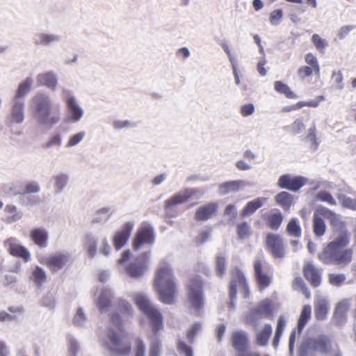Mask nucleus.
<instances>
[{"label":"nucleus","mask_w":356,"mask_h":356,"mask_svg":"<svg viewBox=\"0 0 356 356\" xmlns=\"http://www.w3.org/2000/svg\"><path fill=\"white\" fill-rule=\"evenodd\" d=\"M67 108L70 112V120L72 122H78L82 118L84 110L78 104L74 96H70L65 99Z\"/></svg>","instance_id":"nucleus-15"},{"label":"nucleus","mask_w":356,"mask_h":356,"mask_svg":"<svg viewBox=\"0 0 356 356\" xmlns=\"http://www.w3.org/2000/svg\"><path fill=\"white\" fill-rule=\"evenodd\" d=\"M119 309L124 317H131L134 315V309L131 304L126 300L120 298L118 302Z\"/></svg>","instance_id":"nucleus-50"},{"label":"nucleus","mask_w":356,"mask_h":356,"mask_svg":"<svg viewBox=\"0 0 356 356\" xmlns=\"http://www.w3.org/2000/svg\"><path fill=\"white\" fill-rule=\"evenodd\" d=\"M247 336L244 332H235L232 334L233 347L239 352H243L247 346Z\"/></svg>","instance_id":"nucleus-33"},{"label":"nucleus","mask_w":356,"mask_h":356,"mask_svg":"<svg viewBox=\"0 0 356 356\" xmlns=\"http://www.w3.org/2000/svg\"><path fill=\"white\" fill-rule=\"evenodd\" d=\"M68 261V256L65 253L56 252L51 254L46 260V265L52 270H60Z\"/></svg>","instance_id":"nucleus-22"},{"label":"nucleus","mask_w":356,"mask_h":356,"mask_svg":"<svg viewBox=\"0 0 356 356\" xmlns=\"http://www.w3.org/2000/svg\"><path fill=\"white\" fill-rule=\"evenodd\" d=\"M305 181L306 179L303 177H292L290 175L286 174L280 177L277 185L281 188L296 192L305 185Z\"/></svg>","instance_id":"nucleus-14"},{"label":"nucleus","mask_w":356,"mask_h":356,"mask_svg":"<svg viewBox=\"0 0 356 356\" xmlns=\"http://www.w3.org/2000/svg\"><path fill=\"white\" fill-rule=\"evenodd\" d=\"M286 232L291 236L299 238L301 236V228L297 218H292L286 226Z\"/></svg>","instance_id":"nucleus-42"},{"label":"nucleus","mask_w":356,"mask_h":356,"mask_svg":"<svg viewBox=\"0 0 356 356\" xmlns=\"http://www.w3.org/2000/svg\"><path fill=\"white\" fill-rule=\"evenodd\" d=\"M98 239L92 233L86 234V244L87 245L88 254L90 257H94L97 253Z\"/></svg>","instance_id":"nucleus-40"},{"label":"nucleus","mask_w":356,"mask_h":356,"mask_svg":"<svg viewBox=\"0 0 356 356\" xmlns=\"http://www.w3.org/2000/svg\"><path fill=\"white\" fill-rule=\"evenodd\" d=\"M304 275L306 279L314 287H317L321 284V276L315 267L307 264L304 268Z\"/></svg>","instance_id":"nucleus-31"},{"label":"nucleus","mask_w":356,"mask_h":356,"mask_svg":"<svg viewBox=\"0 0 356 356\" xmlns=\"http://www.w3.org/2000/svg\"><path fill=\"white\" fill-rule=\"evenodd\" d=\"M188 296L189 302L198 315L199 310L204 305L202 282L200 277L196 276L190 280L188 284Z\"/></svg>","instance_id":"nucleus-6"},{"label":"nucleus","mask_w":356,"mask_h":356,"mask_svg":"<svg viewBox=\"0 0 356 356\" xmlns=\"http://www.w3.org/2000/svg\"><path fill=\"white\" fill-rule=\"evenodd\" d=\"M31 241L40 249L46 248L49 244V233L43 227H37L31 230Z\"/></svg>","instance_id":"nucleus-17"},{"label":"nucleus","mask_w":356,"mask_h":356,"mask_svg":"<svg viewBox=\"0 0 356 356\" xmlns=\"http://www.w3.org/2000/svg\"><path fill=\"white\" fill-rule=\"evenodd\" d=\"M87 315L85 314L82 308H79L74 315L72 323L79 327H84L87 322Z\"/></svg>","instance_id":"nucleus-47"},{"label":"nucleus","mask_w":356,"mask_h":356,"mask_svg":"<svg viewBox=\"0 0 356 356\" xmlns=\"http://www.w3.org/2000/svg\"><path fill=\"white\" fill-rule=\"evenodd\" d=\"M350 241V234L347 231L340 232L339 235L325 246L318 254V258L324 264L346 266L353 258V250L344 249Z\"/></svg>","instance_id":"nucleus-2"},{"label":"nucleus","mask_w":356,"mask_h":356,"mask_svg":"<svg viewBox=\"0 0 356 356\" xmlns=\"http://www.w3.org/2000/svg\"><path fill=\"white\" fill-rule=\"evenodd\" d=\"M29 106L33 118L40 126L52 127L61 120L60 104L54 103L47 93H36L30 100Z\"/></svg>","instance_id":"nucleus-1"},{"label":"nucleus","mask_w":356,"mask_h":356,"mask_svg":"<svg viewBox=\"0 0 356 356\" xmlns=\"http://www.w3.org/2000/svg\"><path fill=\"white\" fill-rule=\"evenodd\" d=\"M275 200L284 210L289 211L293 202V195L288 192L282 191L275 196Z\"/></svg>","instance_id":"nucleus-35"},{"label":"nucleus","mask_w":356,"mask_h":356,"mask_svg":"<svg viewBox=\"0 0 356 356\" xmlns=\"http://www.w3.org/2000/svg\"><path fill=\"white\" fill-rule=\"evenodd\" d=\"M155 234L153 227L147 222H143L138 229L133 246L135 250H139L143 244H154Z\"/></svg>","instance_id":"nucleus-7"},{"label":"nucleus","mask_w":356,"mask_h":356,"mask_svg":"<svg viewBox=\"0 0 356 356\" xmlns=\"http://www.w3.org/2000/svg\"><path fill=\"white\" fill-rule=\"evenodd\" d=\"M25 119V102L11 99L8 124H22Z\"/></svg>","instance_id":"nucleus-11"},{"label":"nucleus","mask_w":356,"mask_h":356,"mask_svg":"<svg viewBox=\"0 0 356 356\" xmlns=\"http://www.w3.org/2000/svg\"><path fill=\"white\" fill-rule=\"evenodd\" d=\"M237 209L235 204H228L224 211V215L228 218L229 223L234 224L237 217Z\"/></svg>","instance_id":"nucleus-52"},{"label":"nucleus","mask_w":356,"mask_h":356,"mask_svg":"<svg viewBox=\"0 0 356 356\" xmlns=\"http://www.w3.org/2000/svg\"><path fill=\"white\" fill-rule=\"evenodd\" d=\"M312 41L318 49H323L327 46V42L315 33L312 37Z\"/></svg>","instance_id":"nucleus-64"},{"label":"nucleus","mask_w":356,"mask_h":356,"mask_svg":"<svg viewBox=\"0 0 356 356\" xmlns=\"http://www.w3.org/2000/svg\"><path fill=\"white\" fill-rule=\"evenodd\" d=\"M326 229V225L323 218L317 213H315L313 217V231L317 237L322 236Z\"/></svg>","instance_id":"nucleus-37"},{"label":"nucleus","mask_w":356,"mask_h":356,"mask_svg":"<svg viewBox=\"0 0 356 356\" xmlns=\"http://www.w3.org/2000/svg\"><path fill=\"white\" fill-rule=\"evenodd\" d=\"M274 88L275 91L284 95L287 98L293 99L297 97V95L291 90L290 88L281 81H276L274 83Z\"/></svg>","instance_id":"nucleus-43"},{"label":"nucleus","mask_w":356,"mask_h":356,"mask_svg":"<svg viewBox=\"0 0 356 356\" xmlns=\"http://www.w3.org/2000/svg\"><path fill=\"white\" fill-rule=\"evenodd\" d=\"M329 280L331 284L339 286L346 280V276L343 274H331Z\"/></svg>","instance_id":"nucleus-62"},{"label":"nucleus","mask_w":356,"mask_h":356,"mask_svg":"<svg viewBox=\"0 0 356 356\" xmlns=\"http://www.w3.org/2000/svg\"><path fill=\"white\" fill-rule=\"evenodd\" d=\"M63 140L62 134L58 131H55L50 134L42 147L46 149H58L62 145Z\"/></svg>","instance_id":"nucleus-34"},{"label":"nucleus","mask_w":356,"mask_h":356,"mask_svg":"<svg viewBox=\"0 0 356 356\" xmlns=\"http://www.w3.org/2000/svg\"><path fill=\"white\" fill-rule=\"evenodd\" d=\"M330 309V304L327 298L324 297H318L315 301L314 312L315 316L318 320H323Z\"/></svg>","instance_id":"nucleus-28"},{"label":"nucleus","mask_w":356,"mask_h":356,"mask_svg":"<svg viewBox=\"0 0 356 356\" xmlns=\"http://www.w3.org/2000/svg\"><path fill=\"white\" fill-rule=\"evenodd\" d=\"M113 298V293L110 289H102L97 304L101 313H106L111 307V301Z\"/></svg>","instance_id":"nucleus-25"},{"label":"nucleus","mask_w":356,"mask_h":356,"mask_svg":"<svg viewBox=\"0 0 356 356\" xmlns=\"http://www.w3.org/2000/svg\"><path fill=\"white\" fill-rule=\"evenodd\" d=\"M33 83V79L28 76L19 83L15 93L12 99L24 101V98L29 93Z\"/></svg>","instance_id":"nucleus-26"},{"label":"nucleus","mask_w":356,"mask_h":356,"mask_svg":"<svg viewBox=\"0 0 356 356\" xmlns=\"http://www.w3.org/2000/svg\"><path fill=\"white\" fill-rule=\"evenodd\" d=\"M316 126L315 124H313L312 127L309 129V133L307 136H306V139L312 143L311 147L313 148L314 150H316L318 145L320 142L318 140L316 135Z\"/></svg>","instance_id":"nucleus-54"},{"label":"nucleus","mask_w":356,"mask_h":356,"mask_svg":"<svg viewBox=\"0 0 356 356\" xmlns=\"http://www.w3.org/2000/svg\"><path fill=\"white\" fill-rule=\"evenodd\" d=\"M159 330L154 332L152 330V334L149 336V356H160L161 350V342L159 339Z\"/></svg>","instance_id":"nucleus-32"},{"label":"nucleus","mask_w":356,"mask_h":356,"mask_svg":"<svg viewBox=\"0 0 356 356\" xmlns=\"http://www.w3.org/2000/svg\"><path fill=\"white\" fill-rule=\"evenodd\" d=\"M134 227L132 222L124 224L121 231L117 232L113 237V243L116 250L122 248L127 243Z\"/></svg>","instance_id":"nucleus-18"},{"label":"nucleus","mask_w":356,"mask_h":356,"mask_svg":"<svg viewBox=\"0 0 356 356\" xmlns=\"http://www.w3.org/2000/svg\"><path fill=\"white\" fill-rule=\"evenodd\" d=\"M283 216L281 213H273L268 217V225L273 230H277L282 224Z\"/></svg>","instance_id":"nucleus-48"},{"label":"nucleus","mask_w":356,"mask_h":356,"mask_svg":"<svg viewBox=\"0 0 356 356\" xmlns=\"http://www.w3.org/2000/svg\"><path fill=\"white\" fill-rule=\"evenodd\" d=\"M305 60L309 67H312L314 70V72L316 75H319L320 74V67L317 60V58L312 54L309 53L306 54L305 57Z\"/></svg>","instance_id":"nucleus-53"},{"label":"nucleus","mask_w":356,"mask_h":356,"mask_svg":"<svg viewBox=\"0 0 356 356\" xmlns=\"http://www.w3.org/2000/svg\"><path fill=\"white\" fill-rule=\"evenodd\" d=\"M316 198H317V200L322 201V202H325L330 205H333V206L337 205V202L334 199L332 195L330 193H328L325 191H319L316 195Z\"/></svg>","instance_id":"nucleus-56"},{"label":"nucleus","mask_w":356,"mask_h":356,"mask_svg":"<svg viewBox=\"0 0 356 356\" xmlns=\"http://www.w3.org/2000/svg\"><path fill=\"white\" fill-rule=\"evenodd\" d=\"M150 251L143 252L131 264L127 269L128 274L134 278L142 276L147 268V264L150 259Z\"/></svg>","instance_id":"nucleus-12"},{"label":"nucleus","mask_w":356,"mask_h":356,"mask_svg":"<svg viewBox=\"0 0 356 356\" xmlns=\"http://www.w3.org/2000/svg\"><path fill=\"white\" fill-rule=\"evenodd\" d=\"M177 349L180 353L184 354L185 356H193L191 347L181 340H179L177 342Z\"/></svg>","instance_id":"nucleus-61"},{"label":"nucleus","mask_w":356,"mask_h":356,"mask_svg":"<svg viewBox=\"0 0 356 356\" xmlns=\"http://www.w3.org/2000/svg\"><path fill=\"white\" fill-rule=\"evenodd\" d=\"M112 125H113V127L117 130L127 129V128H134V127H136V124L132 121L120 120L113 121Z\"/></svg>","instance_id":"nucleus-58"},{"label":"nucleus","mask_w":356,"mask_h":356,"mask_svg":"<svg viewBox=\"0 0 356 356\" xmlns=\"http://www.w3.org/2000/svg\"><path fill=\"white\" fill-rule=\"evenodd\" d=\"M232 281L230 283V287L234 285V291L238 290L241 292L246 293L248 290V286L245 281V276L239 269L235 268L232 273Z\"/></svg>","instance_id":"nucleus-27"},{"label":"nucleus","mask_w":356,"mask_h":356,"mask_svg":"<svg viewBox=\"0 0 356 356\" xmlns=\"http://www.w3.org/2000/svg\"><path fill=\"white\" fill-rule=\"evenodd\" d=\"M69 348L68 356H76L79 350V345L76 339L72 337L68 338Z\"/></svg>","instance_id":"nucleus-59"},{"label":"nucleus","mask_w":356,"mask_h":356,"mask_svg":"<svg viewBox=\"0 0 356 356\" xmlns=\"http://www.w3.org/2000/svg\"><path fill=\"white\" fill-rule=\"evenodd\" d=\"M30 277L38 287H40L46 279V273L41 267L36 266Z\"/></svg>","instance_id":"nucleus-46"},{"label":"nucleus","mask_w":356,"mask_h":356,"mask_svg":"<svg viewBox=\"0 0 356 356\" xmlns=\"http://www.w3.org/2000/svg\"><path fill=\"white\" fill-rule=\"evenodd\" d=\"M266 200V199L264 197H257L252 201L248 202L241 211V218H245L246 216L252 215L258 209L263 206Z\"/></svg>","instance_id":"nucleus-29"},{"label":"nucleus","mask_w":356,"mask_h":356,"mask_svg":"<svg viewBox=\"0 0 356 356\" xmlns=\"http://www.w3.org/2000/svg\"><path fill=\"white\" fill-rule=\"evenodd\" d=\"M218 207L217 203L211 202L198 207L195 212V219L198 221L207 220L216 212Z\"/></svg>","instance_id":"nucleus-24"},{"label":"nucleus","mask_w":356,"mask_h":356,"mask_svg":"<svg viewBox=\"0 0 356 356\" xmlns=\"http://www.w3.org/2000/svg\"><path fill=\"white\" fill-rule=\"evenodd\" d=\"M227 268V259L221 254L216 256V271L218 277H222Z\"/></svg>","instance_id":"nucleus-45"},{"label":"nucleus","mask_w":356,"mask_h":356,"mask_svg":"<svg viewBox=\"0 0 356 356\" xmlns=\"http://www.w3.org/2000/svg\"><path fill=\"white\" fill-rule=\"evenodd\" d=\"M107 334L111 343V345H107V348L113 355H124L130 352V344L122 341L114 330L109 328Z\"/></svg>","instance_id":"nucleus-8"},{"label":"nucleus","mask_w":356,"mask_h":356,"mask_svg":"<svg viewBox=\"0 0 356 356\" xmlns=\"http://www.w3.org/2000/svg\"><path fill=\"white\" fill-rule=\"evenodd\" d=\"M283 17L282 9H277L270 13V22L272 25L277 26L280 24V20Z\"/></svg>","instance_id":"nucleus-63"},{"label":"nucleus","mask_w":356,"mask_h":356,"mask_svg":"<svg viewBox=\"0 0 356 356\" xmlns=\"http://www.w3.org/2000/svg\"><path fill=\"white\" fill-rule=\"evenodd\" d=\"M7 251L13 256L22 258L25 262L31 260L29 250L15 238H10L4 241Z\"/></svg>","instance_id":"nucleus-10"},{"label":"nucleus","mask_w":356,"mask_h":356,"mask_svg":"<svg viewBox=\"0 0 356 356\" xmlns=\"http://www.w3.org/2000/svg\"><path fill=\"white\" fill-rule=\"evenodd\" d=\"M111 207H103L99 209L94 215L92 220V223H98L102 221H107L113 213Z\"/></svg>","instance_id":"nucleus-39"},{"label":"nucleus","mask_w":356,"mask_h":356,"mask_svg":"<svg viewBox=\"0 0 356 356\" xmlns=\"http://www.w3.org/2000/svg\"><path fill=\"white\" fill-rule=\"evenodd\" d=\"M19 201L25 207H33L40 203V198L38 195H32L29 193H21Z\"/></svg>","instance_id":"nucleus-41"},{"label":"nucleus","mask_w":356,"mask_h":356,"mask_svg":"<svg viewBox=\"0 0 356 356\" xmlns=\"http://www.w3.org/2000/svg\"><path fill=\"white\" fill-rule=\"evenodd\" d=\"M337 197L339 203L343 208L350 210L353 209L355 199L351 198L344 194H339Z\"/></svg>","instance_id":"nucleus-55"},{"label":"nucleus","mask_w":356,"mask_h":356,"mask_svg":"<svg viewBox=\"0 0 356 356\" xmlns=\"http://www.w3.org/2000/svg\"><path fill=\"white\" fill-rule=\"evenodd\" d=\"M249 185L245 180H233L225 181L220 184L218 191L220 195H226L229 193H234L244 189Z\"/></svg>","instance_id":"nucleus-19"},{"label":"nucleus","mask_w":356,"mask_h":356,"mask_svg":"<svg viewBox=\"0 0 356 356\" xmlns=\"http://www.w3.org/2000/svg\"><path fill=\"white\" fill-rule=\"evenodd\" d=\"M331 225L337 229H341V232L344 231L343 227H345V223L341 220L340 215L337 213H334V215L329 220Z\"/></svg>","instance_id":"nucleus-60"},{"label":"nucleus","mask_w":356,"mask_h":356,"mask_svg":"<svg viewBox=\"0 0 356 356\" xmlns=\"http://www.w3.org/2000/svg\"><path fill=\"white\" fill-rule=\"evenodd\" d=\"M6 211L11 215L10 216L7 218V222L9 223H12L13 222L17 221L22 218V213L17 212V208L14 205H8L6 207Z\"/></svg>","instance_id":"nucleus-49"},{"label":"nucleus","mask_w":356,"mask_h":356,"mask_svg":"<svg viewBox=\"0 0 356 356\" xmlns=\"http://www.w3.org/2000/svg\"><path fill=\"white\" fill-rule=\"evenodd\" d=\"M197 194H200V191L198 188H186L180 191L165 201V207L167 209H172L178 204L184 203Z\"/></svg>","instance_id":"nucleus-13"},{"label":"nucleus","mask_w":356,"mask_h":356,"mask_svg":"<svg viewBox=\"0 0 356 356\" xmlns=\"http://www.w3.org/2000/svg\"><path fill=\"white\" fill-rule=\"evenodd\" d=\"M136 305L149 321L152 330H161L163 328V316L160 311L156 308L148 297L144 294H137L134 298Z\"/></svg>","instance_id":"nucleus-4"},{"label":"nucleus","mask_w":356,"mask_h":356,"mask_svg":"<svg viewBox=\"0 0 356 356\" xmlns=\"http://www.w3.org/2000/svg\"><path fill=\"white\" fill-rule=\"evenodd\" d=\"M273 329L271 325L265 324L262 329L256 332V343L258 346H265L268 343V339L272 334Z\"/></svg>","instance_id":"nucleus-30"},{"label":"nucleus","mask_w":356,"mask_h":356,"mask_svg":"<svg viewBox=\"0 0 356 356\" xmlns=\"http://www.w3.org/2000/svg\"><path fill=\"white\" fill-rule=\"evenodd\" d=\"M312 309L310 305H304L298 321L297 329L298 333H301L305 325L310 319Z\"/></svg>","instance_id":"nucleus-36"},{"label":"nucleus","mask_w":356,"mask_h":356,"mask_svg":"<svg viewBox=\"0 0 356 356\" xmlns=\"http://www.w3.org/2000/svg\"><path fill=\"white\" fill-rule=\"evenodd\" d=\"M305 345L309 349L321 355H331L339 350L337 343L332 337L327 334H320L315 337L309 338Z\"/></svg>","instance_id":"nucleus-5"},{"label":"nucleus","mask_w":356,"mask_h":356,"mask_svg":"<svg viewBox=\"0 0 356 356\" xmlns=\"http://www.w3.org/2000/svg\"><path fill=\"white\" fill-rule=\"evenodd\" d=\"M70 177L66 173L59 172L54 175L51 178L54 191L56 194H60L67 187Z\"/></svg>","instance_id":"nucleus-23"},{"label":"nucleus","mask_w":356,"mask_h":356,"mask_svg":"<svg viewBox=\"0 0 356 356\" xmlns=\"http://www.w3.org/2000/svg\"><path fill=\"white\" fill-rule=\"evenodd\" d=\"M154 285L160 300L168 305L174 302L176 284L170 266L163 264L158 269Z\"/></svg>","instance_id":"nucleus-3"},{"label":"nucleus","mask_w":356,"mask_h":356,"mask_svg":"<svg viewBox=\"0 0 356 356\" xmlns=\"http://www.w3.org/2000/svg\"><path fill=\"white\" fill-rule=\"evenodd\" d=\"M62 37L59 34L49 33H40L35 35L34 43L35 45L49 47L61 41Z\"/></svg>","instance_id":"nucleus-21"},{"label":"nucleus","mask_w":356,"mask_h":356,"mask_svg":"<svg viewBox=\"0 0 356 356\" xmlns=\"http://www.w3.org/2000/svg\"><path fill=\"white\" fill-rule=\"evenodd\" d=\"M236 232L238 238L240 240L248 238L251 235V226L247 222H242L237 225Z\"/></svg>","instance_id":"nucleus-44"},{"label":"nucleus","mask_w":356,"mask_h":356,"mask_svg":"<svg viewBox=\"0 0 356 356\" xmlns=\"http://www.w3.org/2000/svg\"><path fill=\"white\" fill-rule=\"evenodd\" d=\"M36 80L40 86H46L52 91L56 90L58 84L57 74L52 70L38 74Z\"/></svg>","instance_id":"nucleus-16"},{"label":"nucleus","mask_w":356,"mask_h":356,"mask_svg":"<svg viewBox=\"0 0 356 356\" xmlns=\"http://www.w3.org/2000/svg\"><path fill=\"white\" fill-rule=\"evenodd\" d=\"M272 313L270 304L268 300H264L252 310V314L258 317L269 316Z\"/></svg>","instance_id":"nucleus-38"},{"label":"nucleus","mask_w":356,"mask_h":356,"mask_svg":"<svg viewBox=\"0 0 356 356\" xmlns=\"http://www.w3.org/2000/svg\"><path fill=\"white\" fill-rule=\"evenodd\" d=\"M40 191V186L39 183L35 180L28 181L24 186L23 193H38Z\"/></svg>","instance_id":"nucleus-57"},{"label":"nucleus","mask_w":356,"mask_h":356,"mask_svg":"<svg viewBox=\"0 0 356 356\" xmlns=\"http://www.w3.org/2000/svg\"><path fill=\"white\" fill-rule=\"evenodd\" d=\"M254 275L260 290L268 287L271 283V277L263 272L261 261L256 259L254 263Z\"/></svg>","instance_id":"nucleus-20"},{"label":"nucleus","mask_w":356,"mask_h":356,"mask_svg":"<svg viewBox=\"0 0 356 356\" xmlns=\"http://www.w3.org/2000/svg\"><path fill=\"white\" fill-rule=\"evenodd\" d=\"M86 136L85 131H80L71 136L66 143V147L70 148L77 145L81 143Z\"/></svg>","instance_id":"nucleus-51"},{"label":"nucleus","mask_w":356,"mask_h":356,"mask_svg":"<svg viewBox=\"0 0 356 356\" xmlns=\"http://www.w3.org/2000/svg\"><path fill=\"white\" fill-rule=\"evenodd\" d=\"M266 245L273 257L282 259L285 256V245L282 238L275 234L268 233L266 238Z\"/></svg>","instance_id":"nucleus-9"}]
</instances>
